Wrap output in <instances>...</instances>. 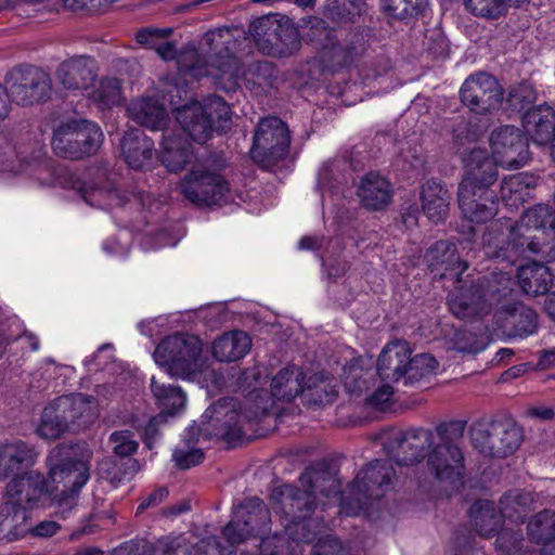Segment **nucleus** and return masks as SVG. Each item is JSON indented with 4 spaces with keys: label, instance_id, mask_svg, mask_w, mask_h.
I'll return each instance as SVG.
<instances>
[{
    "label": "nucleus",
    "instance_id": "nucleus-31",
    "mask_svg": "<svg viewBox=\"0 0 555 555\" xmlns=\"http://www.w3.org/2000/svg\"><path fill=\"white\" fill-rule=\"evenodd\" d=\"M410 354L409 344L404 340H396L385 346L377 362L379 377L389 382L403 380Z\"/></svg>",
    "mask_w": 555,
    "mask_h": 555
},
{
    "label": "nucleus",
    "instance_id": "nucleus-46",
    "mask_svg": "<svg viewBox=\"0 0 555 555\" xmlns=\"http://www.w3.org/2000/svg\"><path fill=\"white\" fill-rule=\"evenodd\" d=\"M68 430L70 428L64 414L57 410L56 400L52 401L43 409L36 434L42 439L54 440Z\"/></svg>",
    "mask_w": 555,
    "mask_h": 555
},
{
    "label": "nucleus",
    "instance_id": "nucleus-19",
    "mask_svg": "<svg viewBox=\"0 0 555 555\" xmlns=\"http://www.w3.org/2000/svg\"><path fill=\"white\" fill-rule=\"evenodd\" d=\"M162 93L163 103L152 96H142L131 101L127 108L129 117L151 130H164L169 120L166 103L176 113L180 108L179 101L175 99V93L178 95L179 89L177 85L165 81Z\"/></svg>",
    "mask_w": 555,
    "mask_h": 555
},
{
    "label": "nucleus",
    "instance_id": "nucleus-47",
    "mask_svg": "<svg viewBox=\"0 0 555 555\" xmlns=\"http://www.w3.org/2000/svg\"><path fill=\"white\" fill-rule=\"evenodd\" d=\"M282 18L278 15H267L255 21L249 28L257 47L266 54H270L272 46H276V33Z\"/></svg>",
    "mask_w": 555,
    "mask_h": 555
},
{
    "label": "nucleus",
    "instance_id": "nucleus-21",
    "mask_svg": "<svg viewBox=\"0 0 555 555\" xmlns=\"http://www.w3.org/2000/svg\"><path fill=\"white\" fill-rule=\"evenodd\" d=\"M503 518L501 512L495 509V505L491 501L480 500L470 507V519L476 531L486 538L498 533L495 542L498 547L505 553H511L519 548L522 538L518 531L502 530L499 532Z\"/></svg>",
    "mask_w": 555,
    "mask_h": 555
},
{
    "label": "nucleus",
    "instance_id": "nucleus-53",
    "mask_svg": "<svg viewBox=\"0 0 555 555\" xmlns=\"http://www.w3.org/2000/svg\"><path fill=\"white\" fill-rule=\"evenodd\" d=\"M361 359H353L344 366V386L351 395H360L367 389V377L373 373L364 371Z\"/></svg>",
    "mask_w": 555,
    "mask_h": 555
},
{
    "label": "nucleus",
    "instance_id": "nucleus-59",
    "mask_svg": "<svg viewBox=\"0 0 555 555\" xmlns=\"http://www.w3.org/2000/svg\"><path fill=\"white\" fill-rule=\"evenodd\" d=\"M506 0H464L465 8L476 16L498 17Z\"/></svg>",
    "mask_w": 555,
    "mask_h": 555
},
{
    "label": "nucleus",
    "instance_id": "nucleus-20",
    "mask_svg": "<svg viewBox=\"0 0 555 555\" xmlns=\"http://www.w3.org/2000/svg\"><path fill=\"white\" fill-rule=\"evenodd\" d=\"M495 164L514 169L522 167L529 159L528 140L515 126H502L494 129L489 138Z\"/></svg>",
    "mask_w": 555,
    "mask_h": 555
},
{
    "label": "nucleus",
    "instance_id": "nucleus-37",
    "mask_svg": "<svg viewBox=\"0 0 555 555\" xmlns=\"http://www.w3.org/2000/svg\"><path fill=\"white\" fill-rule=\"evenodd\" d=\"M450 198L449 191L435 180H428L422 185V209L427 218L435 223L446 219Z\"/></svg>",
    "mask_w": 555,
    "mask_h": 555
},
{
    "label": "nucleus",
    "instance_id": "nucleus-39",
    "mask_svg": "<svg viewBox=\"0 0 555 555\" xmlns=\"http://www.w3.org/2000/svg\"><path fill=\"white\" fill-rule=\"evenodd\" d=\"M315 539V533L311 530L304 532L297 531V534L275 533L261 539L259 550L260 555H297L300 543H310Z\"/></svg>",
    "mask_w": 555,
    "mask_h": 555
},
{
    "label": "nucleus",
    "instance_id": "nucleus-61",
    "mask_svg": "<svg viewBox=\"0 0 555 555\" xmlns=\"http://www.w3.org/2000/svg\"><path fill=\"white\" fill-rule=\"evenodd\" d=\"M482 345L476 335L467 331L455 333L452 349L462 353H477L482 350Z\"/></svg>",
    "mask_w": 555,
    "mask_h": 555
},
{
    "label": "nucleus",
    "instance_id": "nucleus-56",
    "mask_svg": "<svg viewBox=\"0 0 555 555\" xmlns=\"http://www.w3.org/2000/svg\"><path fill=\"white\" fill-rule=\"evenodd\" d=\"M90 96L103 106H113L119 103L121 98V82L119 79L104 78L99 87L90 93Z\"/></svg>",
    "mask_w": 555,
    "mask_h": 555
},
{
    "label": "nucleus",
    "instance_id": "nucleus-48",
    "mask_svg": "<svg viewBox=\"0 0 555 555\" xmlns=\"http://www.w3.org/2000/svg\"><path fill=\"white\" fill-rule=\"evenodd\" d=\"M151 389L157 404L168 414H175L185 404L186 397L180 387L159 383L153 376Z\"/></svg>",
    "mask_w": 555,
    "mask_h": 555
},
{
    "label": "nucleus",
    "instance_id": "nucleus-22",
    "mask_svg": "<svg viewBox=\"0 0 555 555\" xmlns=\"http://www.w3.org/2000/svg\"><path fill=\"white\" fill-rule=\"evenodd\" d=\"M462 102L476 113L498 108L503 101V90L498 80L488 74L470 75L461 87Z\"/></svg>",
    "mask_w": 555,
    "mask_h": 555
},
{
    "label": "nucleus",
    "instance_id": "nucleus-36",
    "mask_svg": "<svg viewBox=\"0 0 555 555\" xmlns=\"http://www.w3.org/2000/svg\"><path fill=\"white\" fill-rule=\"evenodd\" d=\"M358 196L367 209L379 210L390 203L391 188L385 178L370 172L361 179Z\"/></svg>",
    "mask_w": 555,
    "mask_h": 555
},
{
    "label": "nucleus",
    "instance_id": "nucleus-18",
    "mask_svg": "<svg viewBox=\"0 0 555 555\" xmlns=\"http://www.w3.org/2000/svg\"><path fill=\"white\" fill-rule=\"evenodd\" d=\"M4 95L22 105H29L49 96L51 79L35 66L15 68L7 75Z\"/></svg>",
    "mask_w": 555,
    "mask_h": 555
},
{
    "label": "nucleus",
    "instance_id": "nucleus-42",
    "mask_svg": "<svg viewBox=\"0 0 555 555\" xmlns=\"http://www.w3.org/2000/svg\"><path fill=\"white\" fill-rule=\"evenodd\" d=\"M191 144L180 134L163 137L160 160L170 171H179L191 160Z\"/></svg>",
    "mask_w": 555,
    "mask_h": 555
},
{
    "label": "nucleus",
    "instance_id": "nucleus-64",
    "mask_svg": "<svg viewBox=\"0 0 555 555\" xmlns=\"http://www.w3.org/2000/svg\"><path fill=\"white\" fill-rule=\"evenodd\" d=\"M393 396V389L390 385L378 387L366 400L372 406L384 409Z\"/></svg>",
    "mask_w": 555,
    "mask_h": 555
},
{
    "label": "nucleus",
    "instance_id": "nucleus-38",
    "mask_svg": "<svg viewBox=\"0 0 555 555\" xmlns=\"http://www.w3.org/2000/svg\"><path fill=\"white\" fill-rule=\"evenodd\" d=\"M306 375L295 365L280 370L271 380V393L280 401L291 402L299 395H304Z\"/></svg>",
    "mask_w": 555,
    "mask_h": 555
},
{
    "label": "nucleus",
    "instance_id": "nucleus-27",
    "mask_svg": "<svg viewBox=\"0 0 555 555\" xmlns=\"http://www.w3.org/2000/svg\"><path fill=\"white\" fill-rule=\"evenodd\" d=\"M98 178L105 179V184L92 183L87 186L86 182L76 176L70 177L69 188L81 194L83 199L91 206L101 208L120 206L128 201L126 193L118 190L114 183L106 179L104 171L98 172Z\"/></svg>",
    "mask_w": 555,
    "mask_h": 555
},
{
    "label": "nucleus",
    "instance_id": "nucleus-43",
    "mask_svg": "<svg viewBox=\"0 0 555 555\" xmlns=\"http://www.w3.org/2000/svg\"><path fill=\"white\" fill-rule=\"evenodd\" d=\"M337 396L333 379L324 373H314L306 377L302 397L309 404L325 405Z\"/></svg>",
    "mask_w": 555,
    "mask_h": 555
},
{
    "label": "nucleus",
    "instance_id": "nucleus-26",
    "mask_svg": "<svg viewBox=\"0 0 555 555\" xmlns=\"http://www.w3.org/2000/svg\"><path fill=\"white\" fill-rule=\"evenodd\" d=\"M56 77L68 90H89L98 77L96 64L89 56H75L61 63Z\"/></svg>",
    "mask_w": 555,
    "mask_h": 555
},
{
    "label": "nucleus",
    "instance_id": "nucleus-15",
    "mask_svg": "<svg viewBox=\"0 0 555 555\" xmlns=\"http://www.w3.org/2000/svg\"><path fill=\"white\" fill-rule=\"evenodd\" d=\"M183 197L197 207L220 206L231 197L228 180L206 167L191 170L180 182Z\"/></svg>",
    "mask_w": 555,
    "mask_h": 555
},
{
    "label": "nucleus",
    "instance_id": "nucleus-1",
    "mask_svg": "<svg viewBox=\"0 0 555 555\" xmlns=\"http://www.w3.org/2000/svg\"><path fill=\"white\" fill-rule=\"evenodd\" d=\"M550 227L554 231V216L546 205H537L527 209L520 220L512 225L509 219L503 218L493 222L482 235V244L487 256L514 263L526 251L541 254L547 260L555 259V242H542V237L533 232Z\"/></svg>",
    "mask_w": 555,
    "mask_h": 555
},
{
    "label": "nucleus",
    "instance_id": "nucleus-44",
    "mask_svg": "<svg viewBox=\"0 0 555 555\" xmlns=\"http://www.w3.org/2000/svg\"><path fill=\"white\" fill-rule=\"evenodd\" d=\"M530 539L544 545L543 555L545 551H551L555 547V512L544 509L538 513L527 526Z\"/></svg>",
    "mask_w": 555,
    "mask_h": 555
},
{
    "label": "nucleus",
    "instance_id": "nucleus-35",
    "mask_svg": "<svg viewBox=\"0 0 555 555\" xmlns=\"http://www.w3.org/2000/svg\"><path fill=\"white\" fill-rule=\"evenodd\" d=\"M111 555H190L189 546L182 537L164 539L156 546L147 542H125L116 547Z\"/></svg>",
    "mask_w": 555,
    "mask_h": 555
},
{
    "label": "nucleus",
    "instance_id": "nucleus-2",
    "mask_svg": "<svg viewBox=\"0 0 555 555\" xmlns=\"http://www.w3.org/2000/svg\"><path fill=\"white\" fill-rule=\"evenodd\" d=\"M231 39L232 30L229 27L207 31L201 41L204 59L199 57L193 48L178 54L176 44L165 39L160 40L154 50L164 60L177 59L181 74L196 79L211 76L218 88L229 90L237 83L235 62L229 54Z\"/></svg>",
    "mask_w": 555,
    "mask_h": 555
},
{
    "label": "nucleus",
    "instance_id": "nucleus-8",
    "mask_svg": "<svg viewBox=\"0 0 555 555\" xmlns=\"http://www.w3.org/2000/svg\"><path fill=\"white\" fill-rule=\"evenodd\" d=\"M496 286L492 281H485L469 288L459 287L448 298L451 312L459 319L482 318L489 314L493 307L506 297L511 288V279L506 274H500Z\"/></svg>",
    "mask_w": 555,
    "mask_h": 555
},
{
    "label": "nucleus",
    "instance_id": "nucleus-34",
    "mask_svg": "<svg viewBox=\"0 0 555 555\" xmlns=\"http://www.w3.org/2000/svg\"><path fill=\"white\" fill-rule=\"evenodd\" d=\"M251 348V338L243 331L223 333L212 343V357L219 362H235L244 358Z\"/></svg>",
    "mask_w": 555,
    "mask_h": 555
},
{
    "label": "nucleus",
    "instance_id": "nucleus-50",
    "mask_svg": "<svg viewBox=\"0 0 555 555\" xmlns=\"http://www.w3.org/2000/svg\"><path fill=\"white\" fill-rule=\"evenodd\" d=\"M437 367V360L428 353L416 354L413 358L410 354L403 383L405 385H415L434 375Z\"/></svg>",
    "mask_w": 555,
    "mask_h": 555
},
{
    "label": "nucleus",
    "instance_id": "nucleus-29",
    "mask_svg": "<svg viewBox=\"0 0 555 555\" xmlns=\"http://www.w3.org/2000/svg\"><path fill=\"white\" fill-rule=\"evenodd\" d=\"M500 327L513 337L524 338L537 331L538 317L534 310L521 304L504 307L494 315Z\"/></svg>",
    "mask_w": 555,
    "mask_h": 555
},
{
    "label": "nucleus",
    "instance_id": "nucleus-24",
    "mask_svg": "<svg viewBox=\"0 0 555 555\" xmlns=\"http://www.w3.org/2000/svg\"><path fill=\"white\" fill-rule=\"evenodd\" d=\"M40 451L22 439L0 442V480L21 475L36 465Z\"/></svg>",
    "mask_w": 555,
    "mask_h": 555
},
{
    "label": "nucleus",
    "instance_id": "nucleus-40",
    "mask_svg": "<svg viewBox=\"0 0 555 555\" xmlns=\"http://www.w3.org/2000/svg\"><path fill=\"white\" fill-rule=\"evenodd\" d=\"M535 186V177L526 172L505 177L501 185L502 201L506 206L517 209L530 197V193Z\"/></svg>",
    "mask_w": 555,
    "mask_h": 555
},
{
    "label": "nucleus",
    "instance_id": "nucleus-51",
    "mask_svg": "<svg viewBox=\"0 0 555 555\" xmlns=\"http://www.w3.org/2000/svg\"><path fill=\"white\" fill-rule=\"evenodd\" d=\"M300 47L298 29L287 18H282L280 29L276 33V46H272L269 55L287 56L297 51Z\"/></svg>",
    "mask_w": 555,
    "mask_h": 555
},
{
    "label": "nucleus",
    "instance_id": "nucleus-23",
    "mask_svg": "<svg viewBox=\"0 0 555 555\" xmlns=\"http://www.w3.org/2000/svg\"><path fill=\"white\" fill-rule=\"evenodd\" d=\"M206 431L228 442L243 437L241 415L233 399L223 398L206 409L202 415Z\"/></svg>",
    "mask_w": 555,
    "mask_h": 555
},
{
    "label": "nucleus",
    "instance_id": "nucleus-62",
    "mask_svg": "<svg viewBox=\"0 0 555 555\" xmlns=\"http://www.w3.org/2000/svg\"><path fill=\"white\" fill-rule=\"evenodd\" d=\"M170 33V28H144L137 33L135 38L140 44L155 49Z\"/></svg>",
    "mask_w": 555,
    "mask_h": 555
},
{
    "label": "nucleus",
    "instance_id": "nucleus-49",
    "mask_svg": "<svg viewBox=\"0 0 555 555\" xmlns=\"http://www.w3.org/2000/svg\"><path fill=\"white\" fill-rule=\"evenodd\" d=\"M139 470L140 465L133 459H128L126 462L106 460L99 467L101 478L107 480L113 487H118L125 480L131 479Z\"/></svg>",
    "mask_w": 555,
    "mask_h": 555
},
{
    "label": "nucleus",
    "instance_id": "nucleus-3",
    "mask_svg": "<svg viewBox=\"0 0 555 555\" xmlns=\"http://www.w3.org/2000/svg\"><path fill=\"white\" fill-rule=\"evenodd\" d=\"M464 162L467 175L459 185V207L467 220L482 223L498 212L499 201L490 189L498 179V171L482 149L470 150Z\"/></svg>",
    "mask_w": 555,
    "mask_h": 555
},
{
    "label": "nucleus",
    "instance_id": "nucleus-6",
    "mask_svg": "<svg viewBox=\"0 0 555 555\" xmlns=\"http://www.w3.org/2000/svg\"><path fill=\"white\" fill-rule=\"evenodd\" d=\"M465 423L454 421L436 427L434 446L427 452V464L439 481L455 485L464 469V456L461 443L464 438Z\"/></svg>",
    "mask_w": 555,
    "mask_h": 555
},
{
    "label": "nucleus",
    "instance_id": "nucleus-7",
    "mask_svg": "<svg viewBox=\"0 0 555 555\" xmlns=\"http://www.w3.org/2000/svg\"><path fill=\"white\" fill-rule=\"evenodd\" d=\"M176 119L193 141L205 143L214 131L224 130L231 120V109L218 96L206 98L203 103L193 102L177 109Z\"/></svg>",
    "mask_w": 555,
    "mask_h": 555
},
{
    "label": "nucleus",
    "instance_id": "nucleus-16",
    "mask_svg": "<svg viewBox=\"0 0 555 555\" xmlns=\"http://www.w3.org/2000/svg\"><path fill=\"white\" fill-rule=\"evenodd\" d=\"M269 508L259 498H248L233 511L232 519L222 529L224 539L232 545L264 534L270 530Z\"/></svg>",
    "mask_w": 555,
    "mask_h": 555
},
{
    "label": "nucleus",
    "instance_id": "nucleus-25",
    "mask_svg": "<svg viewBox=\"0 0 555 555\" xmlns=\"http://www.w3.org/2000/svg\"><path fill=\"white\" fill-rule=\"evenodd\" d=\"M57 410L64 414L70 430H80L91 425L98 417V402L92 396L73 393L55 399Z\"/></svg>",
    "mask_w": 555,
    "mask_h": 555
},
{
    "label": "nucleus",
    "instance_id": "nucleus-4",
    "mask_svg": "<svg viewBox=\"0 0 555 555\" xmlns=\"http://www.w3.org/2000/svg\"><path fill=\"white\" fill-rule=\"evenodd\" d=\"M91 451L80 446L60 444L47 456L48 478L60 491L57 514L62 518L76 507V495L90 478Z\"/></svg>",
    "mask_w": 555,
    "mask_h": 555
},
{
    "label": "nucleus",
    "instance_id": "nucleus-10",
    "mask_svg": "<svg viewBox=\"0 0 555 555\" xmlns=\"http://www.w3.org/2000/svg\"><path fill=\"white\" fill-rule=\"evenodd\" d=\"M202 350L203 345L197 336L176 333L157 345L154 359L171 376L189 378L201 369Z\"/></svg>",
    "mask_w": 555,
    "mask_h": 555
},
{
    "label": "nucleus",
    "instance_id": "nucleus-5",
    "mask_svg": "<svg viewBox=\"0 0 555 555\" xmlns=\"http://www.w3.org/2000/svg\"><path fill=\"white\" fill-rule=\"evenodd\" d=\"M46 491L44 476L31 468L10 480L3 504L7 516L0 522V539L13 541L26 534L27 508L37 503Z\"/></svg>",
    "mask_w": 555,
    "mask_h": 555
},
{
    "label": "nucleus",
    "instance_id": "nucleus-54",
    "mask_svg": "<svg viewBox=\"0 0 555 555\" xmlns=\"http://www.w3.org/2000/svg\"><path fill=\"white\" fill-rule=\"evenodd\" d=\"M364 5V0H327L326 15L337 22H352L361 15Z\"/></svg>",
    "mask_w": 555,
    "mask_h": 555
},
{
    "label": "nucleus",
    "instance_id": "nucleus-58",
    "mask_svg": "<svg viewBox=\"0 0 555 555\" xmlns=\"http://www.w3.org/2000/svg\"><path fill=\"white\" fill-rule=\"evenodd\" d=\"M108 442L113 452L120 457L132 455L139 447L133 433L130 430H117L112 433Z\"/></svg>",
    "mask_w": 555,
    "mask_h": 555
},
{
    "label": "nucleus",
    "instance_id": "nucleus-9",
    "mask_svg": "<svg viewBox=\"0 0 555 555\" xmlns=\"http://www.w3.org/2000/svg\"><path fill=\"white\" fill-rule=\"evenodd\" d=\"M273 509L281 515L287 534L311 530L318 534L321 521L310 517L314 508V496L310 491L292 485L276 487L271 494Z\"/></svg>",
    "mask_w": 555,
    "mask_h": 555
},
{
    "label": "nucleus",
    "instance_id": "nucleus-11",
    "mask_svg": "<svg viewBox=\"0 0 555 555\" xmlns=\"http://www.w3.org/2000/svg\"><path fill=\"white\" fill-rule=\"evenodd\" d=\"M395 470L390 461L376 460L362 468L350 486L351 502L341 500L340 513L348 516L357 515L371 500L383 498L390 489Z\"/></svg>",
    "mask_w": 555,
    "mask_h": 555
},
{
    "label": "nucleus",
    "instance_id": "nucleus-41",
    "mask_svg": "<svg viewBox=\"0 0 555 555\" xmlns=\"http://www.w3.org/2000/svg\"><path fill=\"white\" fill-rule=\"evenodd\" d=\"M518 283L524 293L531 296L543 295L552 285L550 269L540 262L521 266L517 273Z\"/></svg>",
    "mask_w": 555,
    "mask_h": 555
},
{
    "label": "nucleus",
    "instance_id": "nucleus-60",
    "mask_svg": "<svg viewBox=\"0 0 555 555\" xmlns=\"http://www.w3.org/2000/svg\"><path fill=\"white\" fill-rule=\"evenodd\" d=\"M507 102L515 108H524L535 101V92L531 85L519 83L509 89Z\"/></svg>",
    "mask_w": 555,
    "mask_h": 555
},
{
    "label": "nucleus",
    "instance_id": "nucleus-33",
    "mask_svg": "<svg viewBox=\"0 0 555 555\" xmlns=\"http://www.w3.org/2000/svg\"><path fill=\"white\" fill-rule=\"evenodd\" d=\"M121 152L131 168L144 169L153 158L154 142L142 130L132 129L122 137Z\"/></svg>",
    "mask_w": 555,
    "mask_h": 555
},
{
    "label": "nucleus",
    "instance_id": "nucleus-13",
    "mask_svg": "<svg viewBox=\"0 0 555 555\" xmlns=\"http://www.w3.org/2000/svg\"><path fill=\"white\" fill-rule=\"evenodd\" d=\"M472 442L480 453L506 457L520 446L522 431L511 418L478 422L470 430Z\"/></svg>",
    "mask_w": 555,
    "mask_h": 555
},
{
    "label": "nucleus",
    "instance_id": "nucleus-14",
    "mask_svg": "<svg viewBox=\"0 0 555 555\" xmlns=\"http://www.w3.org/2000/svg\"><path fill=\"white\" fill-rule=\"evenodd\" d=\"M291 138L286 124L278 117L262 118L255 131L250 156L264 169H272L287 154Z\"/></svg>",
    "mask_w": 555,
    "mask_h": 555
},
{
    "label": "nucleus",
    "instance_id": "nucleus-32",
    "mask_svg": "<svg viewBox=\"0 0 555 555\" xmlns=\"http://www.w3.org/2000/svg\"><path fill=\"white\" fill-rule=\"evenodd\" d=\"M233 38L231 39V43L229 44L230 51L229 54L232 60L235 62V70L237 74V83L233 89H229V91L235 90L240 86V80L242 79L245 87L256 95H259L266 92L272 86V80L274 78V67L271 63L267 61H258L248 64L242 74H240L237 60L233 56L232 51L234 47ZM227 91V89H223Z\"/></svg>",
    "mask_w": 555,
    "mask_h": 555
},
{
    "label": "nucleus",
    "instance_id": "nucleus-28",
    "mask_svg": "<svg viewBox=\"0 0 555 555\" xmlns=\"http://www.w3.org/2000/svg\"><path fill=\"white\" fill-rule=\"evenodd\" d=\"M425 260L431 272L443 270L441 278H454L459 283L468 268L467 262L460 260L455 245L447 241L435 243L425 254Z\"/></svg>",
    "mask_w": 555,
    "mask_h": 555
},
{
    "label": "nucleus",
    "instance_id": "nucleus-63",
    "mask_svg": "<svg viewBox=\"0 0 555 555\" xmlns=\"http://www.w3.org/2000/svg\"><path fill=\"white\" fill-rule=\"evenodd\" d=\"M312 555H345L341 543L334 537L319 539L313 546Z\"/></svg>",
    "mask_w": 555,
    "mask_h": 555
},
{
    "label": "nucleus",
    "instance_id": "nucleus-30",
    "mask_svg": "<svg viewBox=\"0 0 555 555\" xmlns=\"http://www.w3.org/2000/svg\"><path fill=\"white\" fill-rule=\"evenodd\" d=\"M526 134L538 145L555 140V111L548 105H539L527 111L522 117Z\"/></svg>",
    "mask_w": 555,
    "mask_h": 555
},
{
    "label": "nucleus",
    "instance_id": "nucleus-12",
    "mask_svg": "<svg viewBox=\"0 0 555 555\" xmlns=\"http://www.w3.org/2000/svg\"><path fill=\"white\" fill-rule=\"evenodd\" d=\"M102 141L103 132L95 122L73 119L59 126L51 143L56 155L68 159H80L95 154Z\"/></svg>",
    "mask_w": 555,
    "mask_h": 555
},
{
    "label": "nucleus",
    "instance_id": "nucleus-55",
    "mask_svg": "<svg viewBox=\"0 0 555 555\" xmlns=\"http://www.w3.org/2000/svg\"><path fill=\"white\" fill-rule=\"evenodd\" d=\"M427 0H382L383 11L390 17L405 18L422 13Z\"/></svg>",
    "mask_w": 555,
    "mask_h": 555
},
{
    "label": "nucleus",
    "instance_id": "nucleus-52",
    "mask_svg": "<svg viewBox=\"0 0 555 555\" xmlns=\"http://www.w3.org/2000/svg\"><path fill=\"white\" fill-rule=\"evenodd\" d=\"M199 428L191 426L188 429V434L184 438L185 448H177L172 454V459L176 465L181 469H188L192 466L199 464L204 459V453L201 449L193 448L198 441Z\"/></svg>",
    "mask_w": 555,
    "mask_h": 555
},
{
    "label": "nucleus",
    "instance_id": "nucleus-45",
    "mask_svg": "<svg viewBox=\"0 0 555 555\" xmlns=\"http://www.w3.org/2000/svg\"><path fill=\"white\" fill-rule=\"evenodd\" d=\"M534 501L533 493L520 489L506 492L500 499V512L504 518L524 521Z\"/></svg>",
    "mask_w": 555,
    "mask_h": 555
},
{
    "label": "nucleus",
    "instance_id": "nucleus-17",
    "mask_svg": "<svg viewBox=\"0 0 555 555\" xmlns=\"http://www.w3.org/2000/svg\"><path fill=\"white\" fill-rule=\"evenodd\" d=\"M382 443L398 465L421 462L435 443L436 429L413 428L406 431H389L382 437Z\"/></svg>",
    "mask_w": 555,
    "mask_h": 555
},
{
    "label": "nucleus",
    "instance_id": "nucleus-57",
    "mask_svg": "<svg viewBox=\"0 0 555 555\" xmlns=\"http://www.w3.org/2000/svg\"><path fill=\"white\" fill-rule=\"evenodd\" d=\"M322 59L326 67L331 70H337L351 63L353 59V49L341 44H333L323 49Z\"/></svg>",
    "mask_w": 555,
    "mask_h": 555
}]
</instances>
